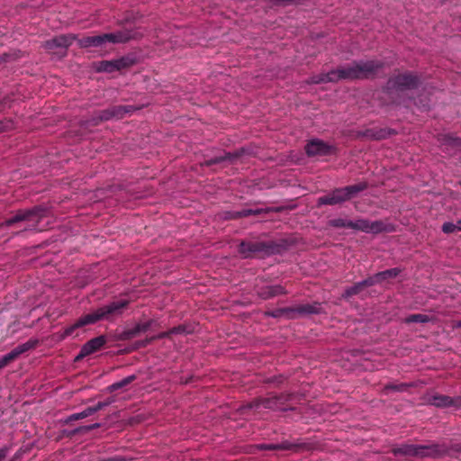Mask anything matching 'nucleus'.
Returning <instances> with one entry per match:
<instances>
[{
  "label": "nucleus",
  "mask_w": 461,
  "mask_h": 461,
  "mask_svg": "<svg viewBox=\"0 0 461 461\" xmlns=\"http://www.w3.org/2000/svg\"><path fill=\"white\" fill-rule=\"evenodd\" d=\"M129 302L127 300L113 301L109 304L104 305L93 312L87 313L77 319L74 324L64 329L60 334V339H65L71 336L74 331L86 325L94 324L101 320H108L113 316L122 313V311L127 307Z\"/></svg>",
  "instance_id": "nucleus-1"
},
{
  "label": "nucleus",
  "mask_w": 461,
  "mask_h": 461,
  "mask_svg": "<svg viewBox=\"0 0 461 461\" xmlns=\"http://www.w3.org/2000/svg\"><path fill=\"white\" fill-rule=\"evenodd\" d=\"M420 84L421 78L419 75L411 71L398 72L388 78L383 91L392 104H401L402 95L406 91L417 89Z\"/></svg>",
  "instance_id": "nucleus-2"
},
{
  "label": "nucleus",
  "mask_w": 461,
  "mask_h": 461,
  "mask_svg": "<svg viewBox=\"0 0 461 461\" xmlns=\"http://www.w3.org/2000/svg\"><path fill=\"white\" fill-rule=\"evenodd\" d=\"M143 34L137 29L123 27L114 32L104 33L92 36H85L77 39V44L80 48H103L106 43L119 44L126 43L131 40L140 39Z\"/></svg>",
  "instance_id": "nucleus-3"
},
{
  "label": "nucleus",
  "mask_w": 461,
  "mask_h": 461,
  "mask_svg": "<svg viewBox=\"0 0 461 461\" xmlns=\"http://www.w3.org/2000/svg\"><path fill=\"white\" fill-rule=\"evenodd\" d=\"M384 67L378 59L359 60L339 67V73L342 80H363L375 77Z\"/></svg>",
  "instance_id": "nucleus-4"
},
{
  "label": "nucleus",
  "mask_w": 461,
  "mask_h": 461,
  "mask_svg": "<svg viewBox=\"0 0 461 461\" xmlns=\"http://www.w3.org/2000/svg\"><path fill=\"white\" fill-rule=\"evenodd\" d=\"M392 453L396 456L404 457H439L446 453V448L438 444L414 445L402 444L393 447Z\"/></svg>",
  "instance_id": "nucleus-5"
},
{
  "label": "nucleus",
  "mask_w": 461,
  "mask_h": 461,
  "mask_svg": "<svg viewBox=\"0 0 461 461\" xmlns=\"http://www.w3.org/2000/svg\"><path fill=\"white\" fill-rule=\"evenodd\" d=\"M292 393L269 394L267 397L256 398L244 406V409L258 410L260 408L272 411H286V404L293 399Z\"/></svg>",
  "instance_id": "nucleus-6"
},
{
  "label": "nucleus",
  "mask_w": 461,
  "mask_h": 461,
  "mask_svg": "<svg viewBox=\"0 0 461 461\" xmlns=\"http://www.w3.org/2000/svg\"><path fill=\"white\" fill-rule=\"evenodd\" d=\"M274 242L242 240L238 252L242 258H253L269 256L277 251Z\"/></svg>",
  "instance_id": "nucleus-7"
},
{
  "label": "nucleus",
  "mask_w": 461,
  "mask_h": 461,
  "mask_svg": "<svg viewBox=\"0 0 461 461\" xmlns=\"http://www.w3.org/2000/svg\"><path fill=\"white\" fill-rule=\"evenodd\" d=\"M47 209L41 205L28 210H20L13 217L6 219L2 225L10 227L20 221H26L28 228L37 229L38 223L47 215Z\"/></svg>",
  "instance_id": "nucleus-8"
},
{
  "label": "nucleus",
  "mask_w": 461,
  "mask_h": 461,
  "mask_svg": "<svg viewBox=\"0 0 461 461\" xmlns=\"http://www.w3.org/2000/svg\"><path fill=\"white\" fill-rule=\"evenodd\" d=\"M77 40L74 34H62L44 42V48L53 53L66 52L68 48Z\"/></svg>",
  "instance_id": "nucleus-9"
},
{
  "label": "nucleus",
  "mask_w": 461,
  "mask_h": 461,
  "mask_svg": "<svg viewBox=\"0 0 461 461\" xmlns=\"http://www.w3.org/2000/svg\"><path fill=\"white\" fill-rule=\"evenodd\" d=\"M427 403L437 408L453 407L456 410L461 409V395L451 397L448 395L433 393L427 397Z\"/></svg>",
  "instance_id": "nucleus-10"
},
{
  "label": "nucleus",
  "mask_w": 461,
  "mask_h": 461,
  "mask_svg": "<svg viewBox=\"0 0 461 461\" xmlns=\"http://www.w3.org/2000/svg\"><path fill=\"white\" fill-rule=\"evenodd\" d=\"M304 149L308 157L329 156L334 154L336 151V148L334 146L329 145L323 140L318 139L310 140L305 145Z\"/></svg>",
  "instance_id": "nucleus-11"
},
{
  "label": "nucleus",
  "mask_w": 461,
  "mask_h": 461,
  "mask_svg": "<svg viewBox=\"0 0 461 461\" xmlns=\"http://www.w3.org/2000/svg\"><path fill=\"white\" fill-rule=\"evenodd\" d=\"M351 229L373 234H378L387 230L386 225L382 221H370L362 218L352 221Z\"/></svg>",
  "instance_id": "nucleus-12"
},
{
  "label": "nucleus",
  "mask_w": 461,
  "mask_h": 461,
  "mask_svg": "<svg viewBox=\"0 0 461 461\" xmlns=\"http://www.w3.org/2000/svg\"><path fill=\"white\" fill-rule=\"evenodd\" d=\"M106 337L104 335L91 339L82 346L78 355L75 358V361H80L86 357L97 352L106 344Z\"/></svg>",
  "instance_id": "nucleus-13"
},
{
  "label": "nucleus",
  "mask_w": 461,
  "mask_h": 461,
  "mask_svg": "<svg viewBox=\"0 0 461 461\" xmlns=\"http://www.w3.org/2000/svg\"><path fill=\"white\" fill-rule=\"evenodd\" d=\"M396 134V131L389 128H370L364 131H358L356 133L357 138H363L371 140H384L392 135Z\"/></svg>",
  "instance_id": "nucleus-14"
},
{
  "label": "nucleus",
  "mask_w": 461,
  "mask_h": 461,
  "mask_svg": "<svg viewBox=\"0 0 461 461\" xmlns=\"http://www.w3.org/2000/svg\"><path fill=\"white\" fill-rule=\"evenodd\" d=\"M347 202L344 192L341 187L335 188L326 194L318 197L317 206L338 205Z\"/></svg>",
  "instance_id": "nucleus-15"
},
{
  "label": "nucleus",
  "mask_w": 461,
  "mask_h": 461,
  "mask_svg": "<svg viewBox=\"0 0 461 461\" xmlns=\"http://www.w3.org/2000/svg\"><path fill=\"white\" fill-rule=\"evenodd\" d=\"M38 344V340L35 339H30L26 341L23 344H21L14 348L13 350H11L6 355L3 356L0 359L4 363V365L6 366L11 362L14 361L16 358L19 357L22 354L29 351L30 349L34 348Z\"/></svg>",
  "instance_id": "nucleus-16"
},
{
  "label": "nucleus",
  "mask_w": 461,
  "mask_h": 461,
  "mask_svg": "<svg viewBox=\"0 0 461 461\" xmlns=\"http://www.w3.org/2000/svg\"><path fill=\"white\" fill-rule=\"evenodd\" d=\"M294 319L302 316H307L312 314H320L322 312V308L321 303H305L299 304L297 306L292 307Z\"/></svg>",
  "instance_id": "nucleus-17"
},
{
  "label": "nucleus",
  "mask_w": 461,
  "mask_h": 461,
  "mask_svg": "<svg viewBox=\"0 0 461 461\" xmlns=\"http://www.w3.org/2000/svg\"><path fill=\"white\" fill-rule=\"evenodd\" d=\"M258 295L263 300H268L287 294L286 289L281 285H266L258 290Z\"/></svg>",
  "instance_id": "nucleus-18"
},
{
  "label": "nucleus",
  "mask_w": 461,
  "mask_h": 461,
  "mask_svg": "<svg viewBox=\"0 0 461 461\" xmlns=\"http://www.w3.org/2000/svg\"><path fill=\"white\" fill-rule=\"evenodd\" d=\"M151 324L152 321L138 323L133 328L124 330L121 334V339L124 340L131 339L138 336L140 333L146 332L151 327Z\"/></svg>",
  "instance_id": "nucleus-19"
},
{
  "label": "nucleus",
  "mask_w": 461,
  "mask_h": 461,
  "mask_svg": "<svg viewBox=\"0 0 461 461\" xmlns=\"http://www.w3.org/2000/svg\"><path fill=\"white\" fill-rule=\"evenodd\" d=\"M342 80L340 77V74L339 73V68L333 69L328 73H321L316 76H313L311 79V83L312 84H321V83H329V82H338Z\"/></svg>",
  "instance_id": "nucleus-20"
},
{
  "label": "nucleus",
  "mask_w": 461,
  "mask_h": 461,
  "mask_svg": "<svg viewBox=\"0 0 461 461\" xmlns=\"http://www.w3.org/2000/svg\"><path fill=\"white\" fill-rule=\"evenodd\" d=\"M299 445L284 440L277 444H259L257 448L259 450H297Z\"/></svg>",
  "instance_id": "nucleus-21"
},
{
  "label": "nucleus",
  "mask_w": 461,
  "mask_h": 461,
  "mask_svg": "<svg viewBox=\"0 0 461 461\" xmlns=\"http://www.w3.org/2000/svg\"><path fill=\"white\" fill-rule=\"evenodd\" d=\"M367 187H368L367 182L361 181V182H358V183H357L355 185H347V186H344V187H341V188H342V190L344 192L346 200L349 201L352 198L357 196V194L360 192L365 191Z\"/></svg>",
  "instance_id": "nucleus-22"
},
{
  "label": "nucleus",
  "mask_w": 461,
  "mask_h": 461,
  "mask_svg": "<svg viewBox=\"0 0 461 461\" xmlns=\"http://www.w3.org/2000/svg\"><path fill=\"white\" fill-rule=\"evenodd\" d=\"M109 108L111 118L115 120L122 119L126 115L131 114L134 111L139 109L133 105H114Z\"/></svg>",
  "instance_id": "nucleus-23"
},
{
  "label": "nucleus",
  "mask_w": 461,
  "mask_h": 461,
  "mask_svg": "<svg viewBox=\"0 0 461 461\" xmlns=\"http://www.w3.org/2000/svg\"><path fill=\"white\" fill-rule=\"evenodd\" d=\"M242 150L235 151V152H225L223 156H215L210 159L205 160L204 164L206 166H212L215 164L221 163L225 160H229L233 162L235 159L240 157Z\"/></svg>",
  "instance_id": "nucleus-24"
},
{
  "label": "nucleus",
  "mask_w": 461,
  "mask_h": 461,
  "mask_svg": "<svg viewBox=\"0 0 461 461\" xmlns=\"http://www.w3.org/2000/svg\"><path fill=\"white\" fill-rule=\"evenodd\" d=\"M266 315L273 318L294 319L292 307L277 308L266 312Z\"/></svg>",
  "instance_id": "nucleus-25"
},
{
  "label": "nucleus",
  "mask_w": 461,
  "mask_h": 461,
  "mask_svg": "<svg viewBox=\"0 0 461 461\" xmlns=\"http://www.w3.org/2000/svg\"><path fill=\"white\" fill-rule=\"evenodd\" d=\"M402 273V269L399 267H393L376 273L379 282L382 283L386 280L393 279Z\"/></svg>",
  "instance_id": "nucleus-26"
},
{
  "label": "nucleus",
  "mask_w": 461,
  "mask_h": 461,
  "mask_svg": "<svg viewBox=\"0 0 461 461\" xmlns=\"http://www.w3.org/2000/svg\"><path fill=\"white\" fill-rule=\"evenodd\" d=\"M99 427H100L99 423H94L91 425L81 426V427L76 428L75 429H72V430H64L63 433L67 437L72 438L73 436H75L77 434H84V433L89 432L93 429H95Z\"/></svg>",
  "instance_id": "nucleus-27"
},
{
  "label": "nucleus",
  "mask_w": 461,
  "mask_h": 461,
  "mask_svg": "<svg viewBox=\"0 0 461 461\" xmlns=\"http://www.w3.org/2000/svg\"><path fill=\"white\" fill-rule=\"evenodd\" d=\"M112 120L111 113H110V108L98 111L94 113L91 122L93 125H98L102 122Z\"/></svg>",
  "instance_id": "nucleus-28"
},
{
  "label": "nucleus",
  "mask_w": 461,
  "mask_h": 461,
  "mask_svg": "<svg viewBox=\"0 0 461 461\" xmlns=\"http://www.w3.org/2000/svg\"><path fill=\"white\" fill-rule=\"evenodd\" d=\"M116 71L128 68L134 64V59L130 56L122 57L120 59H113Z\"/></svg>",
  "instance_id": "nucleus-29"
},
{
  "label": "nucleus",
  "mask_w": 461,
  "mask_h": 461,
  "mask_svg": "<svg viewBox=\"0 0 461 461\" xmlns=\"http://www.w3.org/2000/svg\"><path fill=\"white\" fill-rule=\"evenodd\" d=\"M115 68L113 59L102 60L95 64V69L97 72L113 73L116 71Z\"/></svg>",
  "instance_id": "nucleus-30"
},
{
  "label": "nucleus",
  "mask_w": 461,
  "mask_h": 461,
  "mask_svg": "<svg viewBox=\"0 0 461 461\" xmlns=\"http://www.w3.org/2000/svg\"><path fill=\"white\" fill-rule=\"evenodd\" d=\"M273 211H274V209H272V208L242 209V210H240V215H242L243 218H246L249 216H259L262 214H267Z\"/></svg>",
  "instance_id": "nucleus-31"
},
{
  "label": "nucleus",
  "mask_w": 461,
  "mask_h": 461,
  "mask_svg": "<svg viewBox=\"0 0 461 461\" xmlns=\"http://www.w3.org/2000/svg\"><path fill=\"white\" fill-rule=\"evenodd\" d=\"M364 290L365 288L363 287L361 282H357L354 284L352 286H349L345 289L344 293L342 294V298L348 299L354 295L359 294Z\"/></svg>",
  "instance_id": "nucleus-32"
},
{
  "label": "nucleus",
  "mask_w": 461,
  "mask_h": 461,
  "mask_svg": "<svg viewBox=\"0 0 461 461\" xmlns=\"http://www.w3.org/2000/svg\"><path fill=\"white\" fill-rule=\"evenodd\" d=\"M136 379H137V375H129V376L122 379L121 381L113 383V384L110 385L109 388H110V390L112 392H113V391L122 389V388L129 385L131 383H132Z\"/></svg>",
  "instance_id": "nucleus-33"
},
{
  "label": "nucleus",
  "mask_w": 461,
  "mask_h": 461,
  "mask_svg": "<svg viewBox=\"0 0 461 461\" xmlns=\"http://www.w3.org/2000/svg\"><path fill=\"white\" fill-rule=\"evenodd\" d=\"M430 318L426 314L415 313L407 316L404 320L405 323H426Z\"/></svg>",
  "instance_id": "nucleus-34"
},
{
  "label": "nucleus",
  "mask_w": 461,
  "mask_h": 461,
  "mask_svg": "<svg viewBox=\"0 0 461 461\" xmlns=\"http://www.w3.org/2000/svg\"><path fill=\"white\" fill-rule=\"evenodd\" d=\"M328 225L333 228H349L351 229L352 221H347L341 218L332 219L328 221Z\"/></svg>",
  "instance_id": "nucleus-35"
},
{
  "label": "nucleus",
  "mask_w": 461,
  "mask_h": 461,
  "mask_svg": "<svg viewBox=\"0 0 461 461\" xmlns=\"http://www.w3.org/2000/svg\"><path fill=\"white\" fill-rule=\"evenodd\" d=\"M461 230V226L452 222H445L442 225V231L446 234L454 233Z\"/></svg>",
  "instance_id": "nucleus-36"
},
{
  "label": "nucleus",
  "mask_w": 461,
  "mask_h": 461,
  "mask_svg": "<svg viewBox=\"0 0 461 461\" xmlns=\"http://www.w3.org/2000/svg\"><path fill=\"white\" fill-rule=\"evenodd\" d=\"M363 287L366 289V287L373 286L376 284H380L378 277H376V274L372 276L366 278L363 281H360Z\"/></svg>",
  "instance_id": "nucleus-37"
},
{
  "label": "nucleus",
  "mask_w": 461,
  "mask_h": 461,
  "mask_svg": "<svg viewBox=\"0 0 461 461\" xmlns=\"http://www.w3.org/2000/svg\"><path fill=\"white\" fill-rule=\"evenodd\" d=\"M445 141L447 144H449L454 148L461 147V139H459L457 137L446 136Z\"/></svg>",
  "instance_id": "nucleus-38"
},
{
  "label": "nucleus",
  "mask_w": 461,
  "mask_h": 461,
  "mask_svg": "<svg viewBox=\"0 0 461 461\" xmlns=\"http://www.w3.org/2000/svg\"><path fill=\"white\" fill-rule=\"evenodd\" d=\"M190 331L187 330V327L185 325H178L176 327H173L169 330V333L172 335L174 334H185L189 333Z\"/></svg>",
  "instance_id": "nucleus-39"
},
{
  "label": "nucleus",
  "mask_w": 461,
  "mask_h": 461,
  "mask_svg": "<svg viewBox=\"0 0 461 461\" xmlns=\"http://www.w3.org/2000/svg\"><path fill=\"white\" fill-rule=\"evenodd\" d=\"M406 388V384H389L384 386V389L387 391H403Z\"/></svg>",
  "instance_id": "nucleus-40"
},
{
  "label": "nucleus",
  "mask_w": 461,
  "mask_h": 461,
  "mask_svg": "<svg viewBox=\"0 0 461 461\" xmlns=\"http://www.w3.org/2000/svg\"><path fill=\"white\" fill-rule=\"evenodd\" d=\"M172 334L169 333V330L167 331H164L159 333L157 337H152L149 339H146L144 342H142V346H146L147 344L150 343L155 339H164L171 336Z\"/></svg>",
  "instance_id": "nucleus-41"
},
{
  "label": "nucleus",
  "mask_w": 461,
  "mask_h": 461,
  "mask_svg": "<svg viewBox=\"0 0 461 461\" xmlns=\"http://www.w3.org/2000/svg\"><path fill=\"white\" fill-rule=\"evenodd\" d=\"M86 418V413H84V411H81V412H77V413H74L72 415H70L66 422H70V421H74V420H81V419H85Z\"/></svg>",
  "instance_id": "nucleus-42"
},
{
  "label": "nucleus",
  "mask_w": 461,
  "mask_h": 461,
  "mask_svg": "<svg viewBox=\"0 0 461 461\" xmlns=\"http://www.w3.org/2000/svg\"><path fill=\"white\" fill-rule=\"evenodd\" d=\"M240 211L228 212L226 213V219H228V220H238V219L243 218V216L240 215Z\"/></svg>",
  "instance_id": "nucleus-43"
},
{
  "label": "nucleus",
  "mask_w": 461,
  "mask_h": 461,
  "mask_svg": "<svg viewBox=\"0 0 461 461\" xmlns=\"http://www.w3.org/2000/svg\"><path fill=\"white\" fill-rule=\"evenodd\" d=\"M108 404H109L108 402H99L95 405H94V409L96 412V411L102 410L103 408H104L105 406H107Z\"/></svg>",
  "instance_id": "nucleus-44"
},
{
  "label": "nucleus",
  "mask_w": 461,
  "mask_h": 461,
  "mask_svg": "<svg viewBox=\"0 0 461 461\" xmlns=\"http://www.w3.org/2000/svg\"><path fill=\"white\" fill-rule=\"evenodd\" d=\"M8 452H9V447H7L0 448V461H3L5 458Z\"/></svg>",
  "instance_id": "nucleus-45"
},
{
  "label": "nucleus",
  "mask_w": 461,
  "mask_h": 461,
  "mask_svg": "<svg viewBox=\"0 0 461 461\" xmlns=\"http://www.w3.org/2000/svg\"><path fill=\"white\" fill-rule=\"evenodd\" d=\"M83 411H84V413H86V418L95 413L94 406H89L86 409H85Z\"/></svg>",
  "instance_id": "nucleus-46"
},
{
  "label": "nucleus",
  "mask_w": 461,
  "mask_h": 461,
  "mask_svg": "<svg viewBox=\"0 0 461 461\" xmlns=\"http://www.w3.org/2000/svg\"><path fill=\"white\" fill-rule=\"evenodd\" d=\"M105 461H124L123 458L121 457H111L106 459Z\"/></svg>",
  "instance_id": "nucleus-47"
},
{
  "label": "nucleus",
  "mask_w": 461,
  "mask_h": 461,
  "mask_svg": "<svg viewBox=\"0 0 461 461\" xmlns=\"http://www.w3.org/2000/svg\"><path fill=\"white\" fill-rule=\"evenodd\" d=\"M421 106L424 108V109H429V104H421Z\"/></svg>",
  "instance_id": "nucleus-48"
},
{
  "label": "nucleus",
  "mask_w": 461,
  "mask_h": 461,
  "mask_svg": "<svg viewBox=\"0 0 461 461\" xmlns=\"http://www.w3.org/2000/svg\"><path fill=\"white\" fill-rule=\"evenodd\" d=\"M5 367V366L4 365V363L2 362V360L0 359V369Z\"/></svg>",
  "instance_id": "nucleus-49"
},
{
  "label": "nucleus",
  "mask_w": 461,
  "mask_h": 461,
  "mask_svg": "<svg viewBox=\"0 0 461 461\" xmlns=\"http://www.w3.org/2000/svg\"><path fill=\"white\" fill-rule=\"evenodd\" d=\"M5 60V58L0 56V64Z\"/></svg>",
  "instance_id": "nucleus-50"
},
{
  "label": "nucleus",
  "mask_w": 461,
  "mask_h": 461,
  "mask_svg": "<svg viewBox=\"0 0 461 461\" xmlns=\"http://www.w3.org/2000/svg\"><path fill=\"white\" fill-rule=\"evenodd\" d=\"M456 225L461 226V219L457 221Z\"/></svg>",
  "instance_id": "nucleus-51"
},
{
  "label": "nucleus",
  "mask_w": 461,
  "mask_h": 461,
  "mask_svg": "<svg viewBox=\"0 0 461 461\" xmlns=\"http://www.w3.org/2000/svg\"><path fill=\"white\" fill-rule=\"evenodd\" d=\"M459 327H461V323L459 324Z\"/></svg>",
  "instance_id": "nucleus-52"
}]
</instances>
